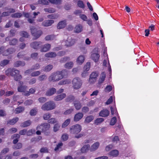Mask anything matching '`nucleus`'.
Wrapping results in <instances>:
<instances>
[{"mask_svg": "<svg viewBox=\"0 0 159 159\" xmlns=\"http://www.w3.org/2000/svg\"><path fill=\"white\" fill-rule=\"evenodd\" d=\"M70 119H68L66 120L62 124V128H64L67 127L69 124L70 123Z\"/></svg>", "mask_w": 159, "mask_h": 159, "instance_id": "obj_36", "label": "nucleus"}, {"mask_svg": "<svg viewBox=\"0 0 159 159\" xmlns=\"http://www.w3.org/2000/svg\"><path fill=\"white\" fill-rule=\"evenodd\" d=\"M18 42V40L16 39H12L9 42V44L11 45H14L16 44Z\"/></svg>", "mask_w": 159, "mask_h": 159, "instance_id": "obj_55", "label": "nucleus"}, {"mask_svg": "<svg viewBox=\"0 0 159 159\" xmlns=\"http://www.w3.org/2000/svg\"><path fill=\"white\" fill-rule=\"evenodd\" d=\"M37 112V110L36 109H32L30 112V114L31 116H33L36 115Z\"/></svg>", "mask_w": 159, "mask_h": 159, "instance_id": "obj_62", "label": "nucleus"}, {"mask_svg": "<svg viewBox=\"0 0 159 159\" xmlns=\"http://www.w3.org/2000/svg\"><path fill=\"white\" fill-rule=\"evenodd\" d=\"M9 151V149L8 148H5L2 150L0 154L1 156L6 154Z\"/></svg>", "mask_w": 159, "mask_h": 159, "instance_id": "obj_48", "label": "nucleus"}, {"mask_svg": "<svg viewBox=\"0 0 159 159\" xmlns=\"http://www.w3.org/2000/svg\"><path fill=\"white\" fill-rule=\"evenodd\" d=\"M48 18L51 19H57L58 17V16L57 15L53 14L50 15H48L47 16Z\"/></svg>", "mask_w": 159, "mask_h": 159, "instance_id": "obj_59", "label": "nucleus"}, {"mask_svg": "<svg viewBox=\"0 0 159 159\" xmlns=\"http://www.w3.org/2000/svg\"><path fill=\"white\" fill-rule=\"evenodd\" d=\"M24 83L22 81H20L19 82L17 88V90L19 92H23V94L25 95V93L26 91L27 87L23 85Z\"/></svg>", "mask_w": 159, "mask_h": 159, "instance_id": "obj_10", "label": "nucleus"}, {"mask_svg": "<svg viewBox=\"0 0 159 159\" xmlns=\"http://www.w3.org/2000/svg\"><path fill=\"white\" fill-rule=\"evenodd\" d=\"M31 124V122L30 120H27L22 123L21 125V126L23 127H26L30 125Z\"/></svg>", "mask_w": 159, "mask_h": 159, "instance_id": "obj_41", "label": "nucleus"}, {"mask_svg": "<svg viewBox=\"0 0 159 159\" xmlns=\"http://www.w3.org/2000/svg\"><path fill=\"white\" fill-rule=\"evenodd\" d=\"M33 103V100L29 99L26 101L24 102V104L26 106L30 105Z\"/></svg>", "mask_w": 159, "mask_h": 159, "instance_id": "obj_63", "label": "nucleus"}, {"mask_svg": "<svg viewBox=\"0 0 159 159\" xmlns=\"http://www.w3.org/2000/svg\"><path fill=\"white\" fill-rule=\"evenodd\" d=\"M94 117L92 115H90L86 117L84 120V123L85 124L89 123L94 119Z\"/></svg>", "mask_w": 159, "mask_h": 159, "instance_id": "obj_25", "label": "nucleus"}, {"mask_svg": "<svg viewBox=\"0 0 159 159\" xmlns=\"http://www.w3.org/2000/svg\"><path fill=\"white\" fill-rule=\"evenodd\" d=\"M51 45L49 43H46L41 45L40 51L41 52H45L50 50L51 48Z\"/></svg>", "mask_w": 159, "mask_h": 159, "instance_id": "obj_12", "label": "nucleus"}, {"mask_svg": "<svg viewBox=\"0 0 159 159\" xmlns=\"http://www.w3.org/2000/svg\"><path fill=\"white\" fill-rule=\"evenodd\" d=\"M82 130L81 126L79 124H76L70 126L69 127V132L72 134H77Z\"/></svg>", "mask_w": 159, "mask_h": 159, "instance_id": "obj_3", "label": "nucleus"}, {"mask_svg": "<svg viewBox=\"0 0 159 159\" xmlns=\"http://www.w3.org/2000/svg\"><path fill=\"white\" fill-rule=\"evenodd\" d=\"M56 92V89L54 88L49 89L46 92V95L47 96H50L53 95Z\"/></svg>", "mask_w": 159, "mask_h": 159, "instance_id": "obj_18", "label": "nucleus"}, {"mask_svg": "<svg viewBox=\"0 0 159 159\" xmlns=\"http://www.w3.org/2000/svg\"><path fill=\"white\" fill-rule=\"evenodd\" d=\"M74 105L76 110H79L81 107V103L78 101H75L74 103Z\"/></svg>", "mask_w": 159, "mask_h": 159, "instance_id": "obj_38", "label": "nucleus"}, {"mask_svg": "<svg viewBox=\"0 0 159 159\" xmlns=\"http://www.w3.org/2000/svg\"><path fill=\"white\" fill-rule=\"evenodd\" d=\"M24 110V108L22 107H19L17 108L15 110V113L16 114L19 113Z\"/></svg>", "mask_w": 159, "mask_h": 159, "instance_id": "obj_40", "label": "nucleus"}, {"mask_svg": "<svg viewBox=\"0 0 159 159\" xmlns=\"http://www.w3.org/2000/svg\"><path fill=\"white\" fill-rule=\"evenodd\" d=\"M50 127V125L47 123H44L43 124L38 126L37 127V129H40L41 130L42 132H45L48 130Z\"/></svg>", "mask_w": 159, "mask_h": 159, "instance_id": "obj_9", "label": "nucleus"}, {"mask_svg": "<svg viewBox=\"0 0 159 159\" xmlns=\"http://www.w3.org/2000/svg\"><path fill=\"white\" fill-rule=\"evenodd\" d=\"M106 77V75L105 72H102L100 75L99 78L98 80V84L102 83L105 80Z\"/></svg>", "mask_w": 159, "mask_h": 159, "instance_id": "obj_20", "label": "nucleus"}, {"mask_svg": "<svg viewBox=\"0 0 159 159\" xmlns=\"http://www.w3.org/2000/svg\"><path fill=\"white\" fill-rule=\"evenodd\" d=\"M54 23V21L53 20H48L43 22L42 25L44 26L47 27L51 26Z\"/></svg>", "mask_w": 159, "mask_h": 159, "instance_id": "obj_19", "label": "nucleus"}, {"mask_svg": "<svg viewBox=\"0 0 159 159\" xmlns=\"http://www.w3.org/2000/svg\"><path fill=\"white\" fill-rule=\"evenodd\" d=\"M66 96V94L65 93H62L60 95L55 96L54 98V100L55 101H58L61 100Z\"/></svg>", "mask_w": 159, "mask_h": 159, "instance_id": "obj_15", "label": "nucleus"}, {"mask_svg": "<svg viewBox=\"0 0 159 159\" xmlns=\"http://www.w3.org/2000/svg\"><path fill=\"white\" fill-rule=\"evenodd\" d=\"M59 71H57L52 73L48 77V80L50 81H57L62 79V76L60 75Z\"/></svg>", "mask_w": 159, "mask_h": 159, "instance_id": "obj_4", "label": "nucleus"}, {"mask_svg": "<svg viewBox=\"0 0 159 159\" xmlns=\"http://www.w3.org/2000/svg\"><path fill=\"white\" fill-rule=\"evenodd\" d=\"M109 114V111L107 109H103L99 113V116L102 117L107 116Z\"/></svg>", "mask_w": 159, "mask_h": 159, "instance_id": "obj_17", "label": "nucleus"}, {"mask_svg": "<svg viewBox=\"0 0 159 159\" xmlns=\"http://www.w3.org/2000/svg\"><path fill=\"white\" fill-rule=\"evenodd\" d=\"M90 148L89 144L84 145L81 148V151L82 153H84L87 152Z\"/></svg>", "mask_w": 159, "mask_h": 159, "instance_id": "obj_24", "label": "nucleus"}, {"mask_svg": "<svg viewBox=\"0 0 159 159\" xmlns=\"http://www.w3.org/2000/svg\"><path fill=\"white\" fill-rule=\"evenodd\" d=\"M60 128V125L58 123L55 124L53 127V131L56 132L58 131Z\"/></svg>", "mask_w": 159, "mask_h": 159, "instance_id": "obj_52", "label": "nucleus"}, {"mask_svg": "<svg viewBox=\"0 0 159 159\" xmlns=\"http://www.w3.org/2000/svg\"><path fill=\"white\" fill-rule=\"evenodd\" d=\"M90 62H87L86 65L84 66V71H87L90 69Z\"/></svg>", "mask_w": 159, "mask_h": 159, "instance_id": "obj_47", "label": "nucleus"}, {"mask_svg": "<svg viewBox=\"0 0 159 159\" xmlns=\"http://www.w3.org/2000/svg\"><path fill=\"white\" fill-rule=\"evenodd\" d=\"M73 87L74 89H78L80 88L82 85V82L78 78H74L73 80Z\"/></svg>", "mask_w": 159, "mask_h": 159, "instance_id": "obj_6", "label": "nucleus"}, {"mask_svg": "<svg viewBox=\"0 0 159 159\" xmlns=\"http://www.w3.org/2000/svg\"><path fill=\"white\" fill-rule=\"evenodd\" d=\"M52 116L51 114L49 113H47L43 114V119L45 120L49 119Z\"/></svg>", "mask_w": 159, "mask_h": 159, "instance_id": "obj_42", "label": "nucleus"}, {"mask_svg": "<svg viewBox=\"0 0 159 159\" xmlns=\"http://www.w3.org/2000/svg\"><path fill=\"white\" fill-rule=\"evenodd\" d=\"M119 154V152L116 150H112L109 153V155L112 157H116Z\"/></svg>", "mask_w": 159, "mask_h": 159, "instance_id": "obj_34", "label": "nucleus"}, {"mask_svg": "<svg viewBox=\"0 0 159 159\" xmlns=\"http://www.w3.org/2000/svg\"><path fill=\"white\" fill-rule=\"evenodd\" d=\"M48 122L49 123H51V124H54L56 123H57L58 121L55 118H51L48 120Z\"/></svg>", "mask_w": 159, "mask_h": 159, "instance_id": "obj_54", "label": "nucleus"}, {"mask_svg": "<svg viewBox=\"0 0 159 159\" xmlns=\"http://www.w3.org/2000/svg\"><path fill=\"white\" fill-rule=\"evenodd\" d=\"M74 63L72 61H70L67 62L64 65L65 68L67 69H70L73 66Z\"/></svg>", "mask_w": 159, "mask_h": 159, "instance_id": "obj_30", "label": "nucleus"}, {"mask_svg": "<svg viewBox=\"0 0 159 159\" xmlns=\"http://www.w3.org/2000/svg\"><path fill=\"white\" fill-rule=\"evenodd\" d=\"M22 147V144L20 143H18L17 144L13 146V149H18L21 148Z\"/></svg>", "mask_w": 159, "mask_h": 159, "instance_id": "obj_49", "label": "nucleus"}, {"mask_svg": "<svg viewBox=\"0 0 159 159\" xmlns=\"http://www.w3.org/2000/svg\"><path fill=\"white\" fill-rule=\"evenodd\" d=\"M40 74V72L39 71H37L33 72L31 74V75L33 77L39 75Z\"/></svg>", "mask_w": 159, "mask_h": 159, "instance_id": "obj_58", "label": "nucleus"}, {"mask_svg": "<svg viewBox=\"0 0 159 159\" xmlns=\"http://www.w3.org/2000/svg\"><path fill=\"white\" fill-rule=\"evenodd\" d=\"M22 16L20 13H16L11 15V17L14 18H20Z\"/></svg>", "mask_w": 159, "mask_h": 159, "instance_id": "obj_51", "label": "nucleus"}, {"mask_svg": "<svg viewBox=\"0 0 159 159\" xmlns=\"http://www.w3.org/2000/svg\"><path fill=\"white\" fill-rule=\"evenodd\" d=\"M104 120L102 118H98L94 121V123L97 125H99Z\"/></svg>", "mask_w": 159, "mask_h": 159, "instance_id": "obj_44", "label": "nucleus"}, {"mask_svg": "<svg viewBox=\"0 0 159 159\" xmlns=\"http://www.w3.org/2000/svg\"><path fill=\"white\" fill-rule=\"evenodd\" d=\"M55 36L53 35H48L46 36L45 38V40L47 41L51 40L55 38Z\"/></svg>", "mask_w": 159, "mask_h": 159, "instance_id": "obj_46", "label": "nucleus"}, {"mask_svg": "<svg viewBox=\"0 0 159 159\" xmlns=\"http://www.w3.org/2000/svg\"><path fill=\"white\" fill-rule=\"evenodd\" d=\"M56 107L55 102L52 101H48L41 107V109L43 111H48L54 109Z\"/></svg>", "mask_w": 159, "mask_h": 159, "instance_id": "obj_2", "label": "nucleus"}, {"mask_svg": "<svg viewBox=\"0 0 159 159\" xmlns=\"http://www.w3.org/2000/svg\"><path fill=\"white\" fill-rule=\"evenodd\" d=\"M60 73V75L62 76V78L66 76L68 74L67 71L65 70H62L61 71H59Z\"/></svg>", "mask_w": 159, "mask_h": 159, "instance_id": "obj_53", "label": "nucleus"}, {"mask_svg": "<svg viewBox=\"0 0 159 159\" xmlns=\"http://www.w3.org/2000/svg\"><path fill=\"white\" fill-rule=\"evenodd\" d=\"M35 92V88H30L29 90V91H26L25 92V95L26 96H28L30 95L31 94H33Z\"/></svg>", "mask_w": 159, "mask_h": 159, "instance_id": "obj_32", "label": "nucleus"}, {"mask_svg": "<svg viewBox=\"0 0 159 159\" xmlns=\"http://www.w3.org/2000/svg\"><path fill=\"white\" fill-rule=\"evenodd\" d=\"M52 65L49 64L46 66L43 69V71L46 72H48L50 71L52 68Z\"/></svg>", "mask_w": 159, "mask_h": 159, "instance_id": "obj_35", "label": "nucleus"}, {"mask_svg": "<svg viewBox=\"0 0 159 159\" xmlns=\"http://www.w3.org/2000/svg\"><path fill=\"white\" fill-rule=\"evenodd\" d=\"M66 20L61 21L58 23L57 28L59 29L64 28L66 26Z\"/></svg>", "mask_w": 159, "mask_h": 159, "instance_id": "obj_16", "label": "nucleus"}, {"mask_svg": "<svg viewBox=\"0 0 159 159\" xmlns=\"http://www.w3.org/2000/svg\"><path fill=\"white\" fill-rule=\"evenodd\" d=\"M99 54L97 53H93L91 55V57L95 62L97 61L99 57Z\"/></svg>", "mask_w": 159, "mask_h": 159, "instance_id": "obj_22", "label": "nucleus"}, {"mask_svg": "<svg viewBox=\"0 0 159 159\" xmlns=\"http://www.w3.org/2000/svg\"><path fill=\"white\" fill-rule=\"evenodd\" d=\"M75 40L74 39H68L66 42V45L70 46L73 45L75 43Z\"/></svg>", "mask_w": 159, "mask_h": 159, "instance_id": "obj_28", "label": "nucleus"}, {"mask_svg": "<svg viewBox=\"0 0 159 159\" xmlns=\"http://www.w3.org/2000/svg\"><path fill=\"white\" fill-rule=\"evenodd\" d=\"M85 57L84 56L81 55L79 56L76 59V62L79 65L82 64L84 61Z\"/></svg>", "mask_w": 159, "mask_h": 159, "instance_id": "obj_21", "label": "nucleus"}, {"mask_svg": "<svg viewBox=\"0 0 159 159\" xmlns=\"http://www.w3.org/2000/svg\"><path fill=\"white\" fill-rule=\"evenodd\" d=\"M31 32L32 35L36 38H39L42 34L43 32L40 30H38L34 27L31 26L30 27Z\"/></svg>", "mask_w": 159, "mask_h": 159, "instance_id": "obj_5", "label": "nucleus"}, {"mask_svg": "<svg viewBox=\"0 0 159 159\" xmlns=\"http://www.w3.org/2000/svg\"><path fill=\"white\" fill-rule=\"evenodd\" d=\"M42 43L40 42L35 41L31 43L30 46L32 48L34 49H40Z\"/></svg>", "mask_w": 159, "mask_h": 159, "instance_id": "obj_11", "label": "nucleus"}, {"mask_svg": "<svg viewBox=\"0 0 159 159\" xmlns=\"http://www.w3.org/2000/svg\"><path fill=\"white\" fill-rule=\"evenodd\" d=\"M38 2L39 4L43 5H47L48 3V2L47 0H39Z\"/></svg>", "mask_w": 159, "mask_h": 159, "instance_id": "obj_61", "label": "nucleus"}, {"mask_svg": "<svg viewBox=\"0 0 159 159\" xmlns=\"http://www.w3.org/2000/svg\"><path fill=\"white\" fill-rule=\"evenodd\" d=\"M18 120V118L16 117L11 120H9L8 123L11 125H14L16 123Z\"/></svg>", "mask_w": 159, "mask_h": 159, "instance_id": "obj_43", "label": "nucleus"}, {"mask_svg": "<svg viewBox=\"0 0 159 159\" xmlns=\"http://www.w3.org/2000/svg\"><path fill=\"white\" fill-rule=\"evenodd\" d=\"M15 10L12 8H10L8 9L7 11H5L3 12L2 13V16H7L9 15L10 13H14L15 12Z\"/></svg>", "mask_w": 159, "mask_h": 159, "instance_id": "obj_23", "label": "nucleus"}, {"mask_svg": "<svg viewBox=\"0 0 159 159\" xmlns=\"http://www.w3.org/2000/svg\"><path fill=\"white\" fill-rule=\"evenodd\" d=\"M57 55L55 52H50L46 53L44 56L46 57L52 58L56 56Z\"/></svg>", "mask_w": 159, "mask_h": 159, "instance_id": "obj_27", "label": "nucleus"}, {"mask_svg": "<svg viewBox=\"0 0 159 159\" xmlns=\"http://www.w3.org/2000/svg\"><path fill=\"white\" fill-rule=\"evenodd\" d=\"M77 6L81 8H84L85 7V5L83 1L79 0L77 2Z\"/></svg>", "mask_w": 159, "mask_h": 159, "instance_id": "obj_39", "label": "nucleus"}, {"mask_svg": "<svg viewBox=\"0 0 159 159\" xmlns=\"http://www.w3.org/2000/svg\"><path fill=\"white\" fill-rule=\"evenodd\" d=\"M83 114L81 112H79L76 114L74 116V121L75 122L79 121L83 118Z\"/></svg>", "mask_w": 159, "mask_h": 159, "instance_id": "obj_13", "label": "nucleus"}, {"mask_svg": "<svg viewBox=\"0 0 159 159\" xmlns=\"http://www.w3.org/2000/svg\"><path fill=\"white\" fill-rule=\"evenodd\" d=\"M6 73L7 75H11L14 76L15 80L18 81L21 79V76L19 74V70L14 68L8 69L6 71Z\"/></svg>", "mask_w": 159, "mask_h": 159, "instance_id": "obj_1", "label": "nucleus"}, {"mask_svg": "<svg viewBox=\"0 0 159 159\" xmlns=\"http://www.w3.org/2000/svg\"><path fill=\"white\" fill-rule=\"evenodd\" d=\"M39 14V12H34L33 13L34 16L32 18H30L32 17V15L29 13H25L24 15L25 17L28 18V22L30 23H32L34 20V19L36 18V16H37Z\"/></svg>", "mask_w": 159, "mask_h": 159, "instance_id": "obj_8", "label": "nucleus"}, {"mask_svg": "<svg viewBox=\"0 0 159 159\" xmlns=\"http://www.w3.org/2000/svg\"><path fill=\"white\" fill-rule=\"evenodd\" d=\"M20 35L25 38H28L29 36L28 33L25 31H22L20 33Z\"/></svg>", "mask_w": 159, "mask_h": 159, "instance_id": "obj_64", "label": "nucleus"}, {"mask_svg": "<svg viewBox=\"0 0 159 159\" xmlns=\"http://www.w3.org/2000/svg\"><path fill=\"white\" fill-rule=\"evenodd\" d=\"M80 18L84 21H87L88 18L86 15L81 14L80 15Z\"/></svg>", "mask_w": 159, "mask_h": 159, "instance_id": "obj_60", "label": "nucleus"}, {"mask_svg": "<svg viewBox=\"0 0 159 159\" xmlns=\"http://www.w3.org/2000/svg\"><path fill=\"white\" fill-rule=\"evenodd\" d=\"M44 10L46 12H48L50 13H54L55 11V10L52 8H45Z\"/></svg>", "mask_w": 159, "mask_h": 159, "instance_id": "obj_50", "label": "nucleus"}, {"mask_svg": "<svg viewBox=\"0 0 159 159\" xmlns=\"http://www.w3.org/2000/svg\"><path fill=\"white\" fill-rule=\"evenodd\" d=\"M9 62V60H4L1 61L0 65L2 66H4L7 65Z\"/></svg>", "mask_w": 159, "mask_h": 159, "instance_id": "obj_45", "label": "nucleus"}, {"mask_svg": "<svg viewBox=\"0 0 159 159\" xmlns=\"http://www.w3.org/2000/svg\"><path fill=\"white\" fill-rule=\"evenodd\" d=\"M108 61V64H107L108 66H109V69L110 71L111 70V66H110V65L109 63V61L108 60V57H107V58L105 60H104L103 63V65L104 66H107V62Z\"/></svg>", "mask_w": 159, "mask_h": 159, "instance_id": "obj_37", "label": "nucleus"}, {"mask_svg": "<svg viewBox=\"0 0 159 159\" xmlns=\"http://www.w3.org/2000/svg\"><path fill=\"white\" fill-rule=\"evenodd\" d=\"M83 30V26L80 24L77 25L75 29V32L79 33L82 31Z\"/></svg>", "mask_w": 159, "mask_h": 159, "instance_id": "obj_29", "label": "nucleus"}, {"mask_svg": "<svg viewBox=\"0 0 159 159\" xmlns=\"http://www.w3.org/2000/svg\"><path fill=\"white\" fill-rule=\"evenodd\" d=\"M100 143L98 142H96L93 143L90 147L89 150L91 152H93L97 150L99 148Z\"/></svg>", "mask_w": 159, "mask_h": 159, "instance_id": "obj_14", "label": "nucleus"}, {"mask_svg": "<svg viewBox=\"0 0 159 159\" xmlns=\"http://www.w3.org/2000/svg\"><path fill=\"white\" fill-rule=\"evenodd\" d=\"M47 78V76L45 75H40L38 78V80L40 81H42L46 79Z\"/></svg>", "mask_w": 159, "mask_h": 159, "instance_id": "obj_57", "label": "nucleus"}, {"mask_svg": "<svg viewBox=\"0 0 159 159\" xmlns=\"http://www.w3.org/2000/svg\"><path fill=\"white\" fill-rule=\"evenodd\" d=\"M71 81L69 79H66L64 80H62L60 81L59 83L58 84L60 85L63 84H68L71 83Z\"/></svg>", "mask_w": 159, "mask_h": 159, "instance_id": "obj_31", "label": "nucleus"}, {"mask_svg": "<svg viewBox=\"0 0 159 159\" xmlns=\"http://www.w3.org/2000/svg\"><path fill=\"white\" fill-rule=\"evenodd\" d=\"M99 73L97 71L92 72L90 75L89 82L90 83H93L95 82L97 79Z\"/></svg>", "mask_w": 159, "mask_h": 159, "instance_id": "obj_7", "label": "nucleus"}, {"mask_svg": "<svg viewBox=\"0 0 159 159\" xmlns=\"http://www.w3.org/2000/svg\"><path fill=\"white\" fill-rule=\"evenodd\" d=\"M25 64L24 62L20 61H17L14 63V66L15 67H18L20 66H23Z\"/></svg>", "mask_w": 159, "mask_h": 159, "instance_id": "obj_33", "label": "nucleus"}, {"mask_svg": "<svg viewBox=\"0 0 159 159\" xmlns=\"http://www.w3.org/2000/svg\"><path fill=\"white\" fill-rule=\"evenodd\" d=\"M15 52V50L13 48H11L5 51L3 53V55L6 56L9 54H11L12 53Z\"/></svg>", "mask_w": 159, "mask_h": 159, "instance_id": "obj_26", "label": "nucleus"}, {"mask_svg": "<svg viewBox=\"0 0 159 159\" xmlns=\"http://www.w3.org/2000/svg\"><path fill=\"white\" fill-rule=\"evenodd\" d=\"M74 99V97L72 95L69 96L66 99V102H72Z\"/></svg>", "mask_w": 159, "mask_h": 159, "instance_id": "obj_56", "label": "nucleus"}]
</instances>
